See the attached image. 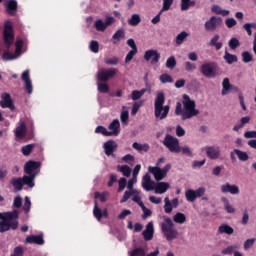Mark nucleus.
I'll return each instance as SVG.
<instances>
[{
  "instance_id": "obj_1",
  "label": "nucleus",
  "mask_w": 256,
  "mask_h": 256,
  "mask_svg": "<svg viewBox=\"0 0 256 256\" xmlns=\"http://www.w3.org/2000/svg\"><path fill=\"white\" fill-rule=\"evenodd\" d=\"M182 104L181 102H177L175 108V115H181L182 121H187V119H193V117H197V115H199V110L195 108V101L191 100V97H189V95H183Z\"/></svg>"
},
{
  "instance_id": "obj_2",
  "label": "nucleus",
  "mask_w": 256,
  "mask_h": 256,
  "mask_svg": "<svg viewBox=\"0 0 256 256\" xmlns=\"http://www.w3.org/2000/svg\"><path fill=\"white\" fill-rule=\"evenodd\" d=\"M0 233L6 231H16L19 227V211L13 210L10 212L0 213Z\"/></svg>"
},
{
  "instance_id": "obj_3",
  "label": "nucleus",
  "mask_w": 256,
  "mask_h": 256,
  "mask_svg": "<svg viewBox=\"0 0 256 256\" xmlns=\"http://www.w3.org/2000/svg\"><path fill=\"white\" fill-rule=\"evenodd\" d=\"M165 94L163 92H158L156 98L154 100V115L156 119L163 121V119H167L169 115V111L171 107L169 105H165Z\"/></svg>"
},
{
  "instance_id": "obj_4",
  "label": "nucleus",
  "mask_w": 256,
  "mask_h": 256,
  "mask_svg": "<svg viewBox=\"0 0 256 256\" xmlns=\"http://www.w3.org/2000/svg\"><path fill=\"white\" fill-rule=\"evenodd\" d=\"M161 231L168 241H173V239L179 237V232L175 229V224L169 217H166L161 224Z\"/></svg>"
},
{
  "instance_id": "obj_5",
  "label": "nucleus",
  "mask_w": 256,
  "mask_h": 256,
  "mask_svg": "<svg viewBox=\"0 0 256 256\" xmlns=\"http://www.w3.org/2000/svg\"><path fill=\"white\" fill-rule=\"evenodd\" d=\"M14 41H15V32H13V24H11V21H7L4 24V30H3V42L6 49H11V45H13Z\"/></svg>"
},
{
  "instance_id": "obj_6",
  "label": "nucleus",
  "mask_w": 256,
  "mask_h": 256,
  "mask_svg": "<svg viewBox=\"0 0 256 256\" xmlns=\"http://www.w3.org/2000/svg\"><path fill=\"white\" fill-rule=\"evenodd\" d=\"M148 171L154 176L155 181H163V179L167 177V173L171 171V164H166L163 168L159 166H149Z\"/></svg>"
},
{
  "instance_id": "obj_7",
  "label": "nucleus",
  "mask_w": 256,
  "mask_h": 256,
  "mask_svg": "<svg viewBox=\"0 0 256 256\" xmlns=\"http://www.w3.org/2000/svg\"><path fill=\"white\" fill-rule=\"evenodd\" d=\"M163 146L170 151V153H181V145L179 144V139L171 136L170 134H166L163 140Z\"/></svg>"
},
{
  "instance_id": "obj_8",
  "label": "nucleus",
  "mask_w": 256,
  "mask_h": 256,
  "mask_svg": "<svg viewBox=\"0 0 256 256\" xmlns=\"http://www.w3.org/2000/svg\"><path fill=\"white\" fill-rule=\"evenodd\" d=\"M200 73L207 79H215L217 77V63L206 62L201 65Z\"/></svg>"
},
{
  "instance_id": "obj_9",
  "label": "nucleus",
  "mask_w": 256,
  "mask_h": 256,
  "mask_svg": "<svg viewBox=\"0 0 256 256\" xmlns=\"http://www.w3.org/2000/svg\"><path fill=\"white\" fill-rule=\"evenodd\" d=\"M117 73H119V70L116 68L100 69L97 73V79L98 81L107 83V81L113 79Z\"/></svg>"
},
{
  "instance_id": "obj_10",
  "label": "nucleus",
  "mask_w": 256,
  "mask_h": 256,
  "mask_svg": "<svg viewBox=\"0 0 256 256\" xmlns=\"http://www.w3.org/2000/svg\"><path fill=\"white\" fill-rule=\"evenodd\" d=\"M39 167H41V162L30 160L24 165V173L37 176L39 174Z\"/></svg>"
},
{
  "instance_id": "obj_11",
  "label": "nucleus",
  "mask_w": 256,
  "mask_h": 256,
  "mask_svg": "<svg viewBox=\"0 0 256 256\" xmlns=\"http://www.w3.org/2000/svg\"><path fill=\"white\" fill-rule=\"evenodd\" d=\"M0 107L2 109H10V111H15V104H13V99H11V94L4 92L1 94Z\"/></svg>"
},
{
  "instance_id": "obj_12",
  "label": "nucleus",
  "mask_w": 256,
  "mask_h": 256,
  "mask_svg": "<svg viewBox=\"0 0 256 256\" xmlns=\"http://www.w3.org/2000/svg\"><path fill=\"white\" fill-rule=\"evenodd\" d=\"M223 23V19L221 17L212 16L208 21L205 22L204 27L206 31H215L218 25Z\"/></svg>"
},
{
  "instance_id": "obj_13",
  "label": "nucleus",
  "mask_w": 256,
  "mask_h": 256,
  "mask_svg": "<svg viewBox=\"0 0 256 256\" xmlns=\"http://www.w3.org/2000/svg\"><path fill=\"white\" fill-rule=\"evenodd\" d=\"M204 151H206V155L209 159L215 160L221 157V148H219V146H207L204 148Z\"/></svg>"
},
{
  "instance_id": "obj_14",
  "label": "nucleus",
  "mask_w": 256,
  "mask_h": 256,
  "mask_svg": "<svg viewBox=\"0 0 256 256\" xmlns=\"http://www.w3.org/2000/svg\"><path fill=\"white\" fill-rule=\"evenodd\" d=\"M24 243L26 245H45V239H43V234L30 235L26 237Z\"/></svg>"
},
{
  "instance_id": "obj_15",
  "label": "nucleus",
  "mask_w": 256,
  "mask_h": 256,
  "mask_svg": "<svg viewBox=\"0 0 256 256\" xmlns=\"http://www.w3.org/2000/svg\"><path fill=\"white\" fill-rule=\"evenodd\" d=\"M145 61H151V64L159 63V59H161V54L157 50H147L144 54Z\"/></svg>"
},
{
  "instance_id": "obj_16",
  "label": "nucleus",
  "mask_w": 256,
  "mask_h": 256,
  "mask_svg": "<svg viewBox=\"0 0 256 256\" xmlns=\"http://www.w3.org/2000/svg\"><path fill=\"white\" fill-rule=\"evenodd\" d=\"M142 187L145 191H153L155 189V181L151 180V175L146 173L142 178Z\"/></svg>"
},
{
  "instance_id": "obj_17",
  "label": "nucleus",
  "mask_w": 256,
  "mask_h": 256,
  "mask_svg": "<svg viewBox=\"0 0 256 256\" xmlns=\"http://www.w3.org/2000/svg\"><path fill=\"white\" fill-rule=\"evenodd\" d=\"M221 193H230V195H239V186L226 183L221 186Z\"/></svg>"
},
{
  "instance_id": "obj_18",
  "label": "nucleus",
  "mask_w": 256,
  "mask_h": 256,
  "mask_svg": "<svg viewBox=\"0 0 256 256\" xmlns=\"http://www.w3.org/2000/svg\"><path fill=\"white\" fill-rule=\"evenodd\" d=\"M117 150V142L114 140H108L106 143H104V152L107 157H111L113 153Z\"/></svg>"
},
{
  "instance_id": "obj_19",
  "label": "nucleus",
  "mask_w": 256,
  "mask_h": 256,
  "mask_svg": "<svg viewBox=\"0 0 256 256\" xmlns=\"http://www.w3.org/2000/svg\"><path fill=\"white\" fill-rule=\"evenodd\" d=\"M14 133L17 139H23L27 135V125L24 121L19 122V125L16 127Z\"/></svg>"
},
{
  "instance_id": "obj_20",
  "label": "nucleus",
  "mask_w": 256,
  "mask_h": 256,
  "mask_svg": "<svg viewBox=\"0 0 256 256\" xmlns=\"http://www.w3.org/2000/svg\"><path fill=\"white\" fill-rule=\"evenodd\" d=\"M18 8L17 0H10L6 3V13L10 15V17H15V15H17Z\"/></svg>"
},
{
  "instance_id": "obj_21",
  "label": "nucleus",
  "mask_w": 256,
  "mask_h": 256,
  "mask_svg": "<svg viewBox=\"0 0 256 256\" xmlns=\"http://www.w3.org/2000/svg\"><path fill=\"white\" fill-rule=\"evenodd\" d=\"M154 233H155V230L153 228V222H149L146 225V229L142 232L144 241H151L153 239Z\"/></svg>"
},
{
  "instance_id": "obj_22",
  "label": "nucleus",
  "mask_w": 256,
  "mask_h": 256,
  "mask_svg": "<svg viewBox=\"0 0 256 256\" xmlns=\"http://www.w3.org/2000/svg\"><path fill=\"white\" fill-rule=\"evenodd\" d=\"M121 123L119 122V120L115 119L113 120L110 125L108 126V129L110 130L109 133H112V135H115V137H117V135H119V133H121Z\"/></svg>"
},
{
  "instance_id": "obj_23",
  "label": "nucleus",
  "mask_w": 256,
  "mask_h": 256,
  "mask_svg": "<svg viewBox=\"0 0 256 256\" xmlns=\"http://www.w3.org/2000/svg\"><path fill=\"white\" fill-rule=\"evenodd\" d=\"M168 189H169V183L167 182H158L154 186V191L158 195H163V193H167Z\"/></svg>"
},
{
  "instance_id": "obj_24",
  "label": "nucleus",
  "mask_w": 256,
  "mask_h": 256,
  "mask_svg": "<svg viewBox=\"0 0 256 256\" xmlns=\"http://www.w3.org/2000/svg\"><path fill=\"white\" fill-rule=\"evenodd\" d=\"M218 233L220 235H233L235 233V229L229 226V224L224 223L218 227Z\"/></svg>"
},
{
  "instance_id": "obj_25",
  "label": "nucleus",
  "mask_w": 256,
  "mask_h": 256,
  "mask_svg": "<svg viewBox=\"0 0 256 256\" xmlns=\"http://www.w3.org/2000/svg\"><path fill=\"white\" fill-rule=\"evenodd\" d=\"M35 174H28V175H24L22 177V182L24 185H27L30 187V189H33V187H35Z\"/></svg>"
},
{
  "instance_id": "obj_26",
  "label": "nucleus",
  "mask_w": 256,
  "mask_h": 256,
  "mask_svg": "<svg viewBox=\"0 0 256 256\" xmlns=\"http://www.w3.org/2000/svg\"><path fill=\"white\" fill-rule=\"evenodd\" d=\"M147 93V88H143L141 90H134L131 93V99L132 101H139L143 95Z\"/></svg>"
},
{
  "instance_id": "obj_27",
  "label": "nucleus",
  "mask_w": 256,
  "mask_h": 256,
  "mask_svg": "<svg viewBox=\"0 0 256 256\" xmlns=\"http://www.w3.org/2000/svg\"><path fill=\"white\" fill-rule=\"evenodd\" d=\"M219 39H220L219 34H215L213 36V38L210 40L211 47H215L216 51L221 50L222 47H223V43L222 42H217V41H219Z\"/></svg>"
},
{
  "instance_id": "obj_28",
  "label": "nucleus",
  "mask_w": 256,
  "mask_h": 256,
  "mask_svg": "<svg viewBox=\"0 0 256 256\" xmlns=\"http://www.w3.org/2000/svg\"><path fill=\"white\" fill-rule=\"evenodd\" d=\"M224 60L226 63H228V65H233V63H237L238 58L237 55L231 54L226 50L224 54Z\"/></svg>"
},
{
  "instance_id": "obj_29",
  "label": "nucleus",
  "mask_w": 256,
  "mask_h": 256,
  "mask_svg": "<svg viewBox=\"0 0 256 256\" xmlns=\"http://www.w3.org/2000/svg\"><path fill=\"white\" fill-rule=\"evenodd\" d=\"M211 10L212 13H215L216 15H222V17H227V15L231 13L229 10H222L219 5H213Z\"/></svg>"
},
{
  "instance_id": "obj_30",
  "label": "nucleus",
  "mask_w": 256,
  "mask_h": 256,
  "mask_svg": "<svg viewBox=\"0 0 256 256\" xmlns=\"http://www.w3.org/2000/svg\"><path fill=\"white\" fill-rule=\"evenodd\" d=\"M112 39H114L113 44L117 45L118 41H121V39H125V30H123V29L117 30L113 34Z\"/></svg>"
},
{
  "instance_id": "obj_31",
  "label": "nucleus",
  "mask_w": 256,
  "mask_h": 256,
  "mask_svg": "<svg viewBox=\"0 0 256 256\" xmlns=\"http://www.w3.org/2000/svg\"><path fill=\"white\" fill-rule=\"evenodd\" d=\"M11 184L16 189V191H23V178H13Z\"/></svg>"
},
{
  "instance_id": "obj_32",
  "label": "nucleus",
  "mask_w": 256,
  "mask_h": 256,
  "mask_svg": "<svg viewBox=\"0 0 256 256\" xmlns=\"http://www.w3.org/2000/svg\"><path fill=\"white\" fill-rule=\"evenodd\" d=\"M173 221H174V223H179L180 225H183V223H185V221H187V216H185V214H183L181 212H177L173 216Z\"/></svg>"
},
{
  "instance_id": "obj_33",
  "label": "nucleus",
  "mask_w": 256,
  "mask_h": 256,
  "mask_svg": "<svg viewBox=\"0 0 256 256\" xmlns=\"http://www.w3.org/2000/svg\"><path fill=\"white\" fill-rule=\"evenodd\" d=\"M188 37L189 33H187L186 31H182L176 36V45H183L185 39H187Z\"/></svg>"
},
{
  "instance_id": "obj_34",
  "label": "nucleus",
  "mask_w": 256,
  "mask_h": 256,
  "mask_svg": "<svg viewBox=\"0 0 256 256\" xmlns=\"http://www.w3.org/2000/svg\"><path fill=\"white\" fill-rule=\"evenodd\" d=\"M139 23H141V17L139 16V14H133L131 16V19L128 20V24L132 27H137Z\"/></svg>"
},
{
  "instance_id": "obj_35",
  "label": "nucleus",
  "mask_w": 256,
  "mask_h": 256,
  "mask_svg": "<svg viewBox=\"0 0 256 256\" xmlns=\"http://www.w3.org/2000/svg\"><path fill=\"white\" fill-rule=\"evenodd\" d=\"M234 153H236L240 161H249V154H247V152L241 151L239 149H234Z\"/></svg>"
},
{
  "instance_id": "obj_36",
  "label": "nucleus",
  "mask_w": 256,
  "mask_h": 256,
  "mask_svg": "<svg viewBox=\"0 0 256 256\" xmlns=\"http://www.w3.org/2000/svg\"><path fill=\"white\" fill-rule=\"evenodd\" d=\"M33 149H35V144H28L26 146H23L21 149L22 155L28 157V155H31V153L33 152Z\"/></svg>"
},
{
  "instance_id": "obj_37",
  "label": "nucleus",
  "mask_w": 256,
  "mask_h": 256,
  "mask_svg": "<svg viewBox=\"0 0 256 256\" xmlns=\"http://www.w3.org/2000/svg\"><path fill=\"white\" fill-rule=\"evenodd\" d=\"M185 197H186L187 201H189V203H193V201H195V199H197L195 190H193V189L186 190Z\"/></svg>"
},
{
  "instance_id": "obj_38",
  "label": "nucleus",
  "mask_w": 256,
  "mask_h": 256,
  "mask_svg": "<svg viewBox=\"0 0 256 256\" xmlns=\"http://www.w3.org/2000/svg\"><path fill=\"white\" fill-rule=\"evenodd\" d=\"M133 149H136V151H149V144H140L138 142H134L132 144Z\"/></svg>"
},
{
  "instance_id": "obj_39",
  "label": "nucleus",
  "mask_w": 256,
  "mask_h": 256,
  "mask_svg": "<svg viewBox=\"0 0 256 256\" xmlns=\"http://www.w3.org/2000/svg\"><path fill=\"white\" fill-rule=\"evenodd\" d=\"M93 215L97 218L98 221H101V219H103V212L101 211V208L97 205V201H95Z\"/></svg>"
},
{
  "instance_id": "obj_40",
  "label": "nucleus",
  "mask_w": 256,
  "mask_h": 256,
  "mask_svg": "<svg viewBox=\"0 0 256 256\" xmlns=\"http://www.w3.org/2000/svg\"><path fill=\"white\" fill-rule=\"evenodd\" d=\"M118 171H120L124 177H131V169L127 165L118 166Z\"/></svg>"
},
{
  "instance_id": "obj_41",
  "label": "nucleus",
  "mask_w": 256,
  "mask_h": 256,
  "mask_svg": "<svg viewBox=\"0 0 256 256\" xmlns=\"http://www.w3.org/2000/svg\"><path fill=\"white\" fill-rule=\"evenodd\" d=\"M228 47L234 51L237 47H241V42L237 38H231L228 42Z\"/></svg>"
},
{
  "instance_id": "obj_42",
  "label": "nucleus",
  "mask_w": 256,
  "mask_h": 256,
  "mask_svg": "<svg viewBox=\"0 0 256 256\" xmlns=\"http://www.w3.org/2000/svg\"><path fill=\"white\" fill-rule=\"evenodd\" d=\"M129 256H146V252L144 248H134L129 252Z\"/></svg>"
},
{
  "instance_id": "obj_43",
  "label": "nucleus",
  "mask_w": 256,
  "mask_h": 256,
  "mask_svg": "<svg viewBox=\"0 0 256 256\" xmlns=\"http://www.w3.org/2000/svg\"><path fill=\"white\" fill-rule=\"evenodd\" d=\"M166 67L167 69H173L174 67H177V60L175 59V56H170L167 59Z\"/></svg>"
},
{
  "instance_id": "obj_44",
  "label": "nucleus",
  "mask_w": 256,
  "mask_h": 256,
  "mask_svg": "<svg viewBox=\"0 0 256 256\" xmlns=\"http://www.w3.org/2000/svg\"><path fill=\"white\" fill-rule=\"evenodd\" d=\"M95 133H101V135H104V137H111L112 134L111 132L107 131V128H105L104 126H98L95 129Z\"/></svg>"
},
{
  "instance_id": "obj_45",
  "label": "nucleus",
  "mask_w": 256,
  "mask_h": 256,
  "mask_svg": "<svg viewBox=\"0 0 256 256\" xmlns=\"http://www.w3.org/2000/svg\"><path fill=\"white\" fill-rule=\"evenodd\" d=\"M222 95H227V91L231 89V83L229 82V78H225L222 82Z\"/></svg>"
},
{
  "instance_id": "obj_46",
  "label": "nucleus",
  "mask_w": 256,
  "mask_h": 256,
  "mask_svg": "<svg viewBox=\"0 0 256 256\" xmlns=\"http://www.w3.org/2000/svg\"><path fill=\"white\" fill-rule=\"evenodd\" d=\"M94 27H95L96 31H105V29H107V25L101 19H99L95 22Z\"/></svg>"
},
{
  "instance_id": "obj_47",
  "label": "nucleus",
  "mask_w": 256,
  "mask_h": 256,
  "mask_svg": "<svg viewBox=\"0 0 256 256\" xmlns=\"http://www.w3.org/2000/svg\"><path fill=\"white\" fill-rule=\"evenodd\" d=\"M15 59H17V56L9 51H6L2 54L3 61H13Z\"/></svg>"
},
{
  "instance_id": "obj_48",
  "label": "nucleus",
  "mask_w": 256,
  "mask_h": 256,
  "mask_svg": "<svg viewBox=\"0 0 256 256\" xmlns=\"http://www.w3.org/2000/svg\"><path fill=\"white\" fill-rule=\"evenodd\" d=\"M142 105H143V101L134 102V104L132 106V110H131V115H137V113L139 112V109H141Z\"/></svg>"
},
{
  "instance_id": "obj_49",
  "label": "nucleus",
  "mask_w": 256,
  "mask_h": 256,
  "mask_svg": "<svg viewBox=\"0 0 256 256\" xmlns=\"http://www.w3.org/2000/svg\"><path fill=\"white\" fill-rule=\"evenodd\" d=\"M136 191L132 190V191H125L122 199L120 200V203H127V201H129V199H131V195H135Z\"/></svg>"
},
{
  "instance_id": "obj_50",
  "label": "nucleus",
  "mask_w": 256,
  "mask_h": 256,
  "mask_svg": "<svg viewBox=\"0 0 256 256\" xmlns=\"http://www.w3.org/2000/svg\"><path fill=\"white\" fill-rule=\"evenodd\" d=\"M242 61L243 63H251V61H253V55L248 51L242 52Z\"/></svg>"
},
{
  "instance_id": "obj_51",
  "label": "nucleus",
  "mask_w": 256,
  "mask_h": 256,
  "mask_svg": "<svg viewBox=\"0 0 256 256\" xmlns=\"http://www.w3.org/2000/svg\"><path fill=\"white\" fill-rule=\"evenodd\" d=\"M164 211L165 213H171L173 211V205H171V201L169 200V197H166L164 199Z\"/></svg>"
},
{
  "instance_id": "obj_52",
  "label": "nucleus",
  "mask_w": 256,
  "mask_h": 256,
  "mask_svg": "<svg viewBox=\"0 0 256 256\" xmlns=\"http://www.w3.org/2000/svg\"><path fill=\"white\" fill-rule=\"evenodd\" d=\"M160 82L165 84V83H173V77H171V75L169 74H162L159 77Z\"/></svg>"
},
{
  "instance_id": "obj_53",
  "label": "nucleus",
  "mask_w": 256,
  "mask_h": 256,
  "mask_svg": "<svg viewBox=\"0 0 256 256\" xmlns=\"http://www.w3.org/2000/svg\"><path fill=\"white\" fill-rule=\"evenodd\" d=\"M237 251V246L231 245L228 246L226 249L222 250V255H233Z\"/></svg>"
},
{
  "instance_id": "obj_54",
  "label": "nucleus",
  "mask_w": 256,
  "mask_h": 256,
  "mask_svg": "<svg viewBox=\"0 0 256 256\" xmlns=\"http://www.w3.org/2000/svg\"><path fill=\"white\" fill-rule=\"evenodd\" d=\"M222 201L224 203V207H225L227 213H235V208H233V206H231V204H229V200H227V198H222Z\"/></svg>"
},
{
  "instance_id": "obj_55",
  "label": "nucleus",
  "mask_w": 256,
  "mask_h": 256,
  "mask_svg": "<svg viewBox=\"0 0 256 256\" xmlns=\"http://www.w3.org/2000/svg\"><path fill=\"white\" fill-rule=\"evenodd\" d=\"M23 255H25V249H23V246H17L14 248V252L10 256H23Z\"/></svg>"
},
{
  "instance_id": "obj_56",
  "label": "nucleus",
  "mask_w": 256,
  "mask_h": 256,
  "mask_svg": "<svg viewBox=\"0 0 256 256\" xmlns=\"http://www.w3.org/2000/svg\"><path fill=\"white\" fill-rule=\"evenodd\" d=\"M104 63L106 65H118L119 64V58L117 56H114L112 58H106L104 60Z\"/></svg>"
},
{
  "instance_id": "obj_57",
  "label": "nucleus",
  "mask_w": 256,
  "mask_h": 256,
  "mask_svg": "<svg viewBox=\"0 0 256 256\" xmlns=\"http://www.w3.org/2000/svg\"><path fill=\"white\" fill-rule=\"evenodd\" d=\"M175 0H163V7L161 9V13H163V11H169V9H171V5H173V2Z\"/></svg>"
},
{
  "instance_id": "obj_58",
  "label": "nucleus",
  "mask_w": 256,
  "mask_h": 256,
  "mask_svg": "<svg viewBox=\"0 0 256 256\" xmlns=\"http://www.w3.org/2000/svg\"><path fill=\"white\" fill-rule=\"evenodd\" d=\"M118 185V193H121V191H123L125 187H127V179L124 177L120 178V180L118 181Z\"/></svg>"
},
{
  "instance_id": "obj_59",
  "label": "nucleus",
  "mask_w": 256,
  "mask_h": 256,
  "mask_svg": "<svg viewBox=\"0 0 256 256\" xmlns=\"http://www.w3.org/2000/svg\"><path fill=\"white\" fill-rule=\"evenodd\" d=\"M90 51H92V53H99V42L92 40L90 42Z\"/></svg>"
},
{
  "instance_id": "obj_60",
  "label": "nucleus",
  "mask_w": 256,
  "mask_h": 256,
  "mask_svg": "<svg viewBox=\"0 0 256 256\" xmlns=\"http://www.w3.org/2000/svg\"><path fill=\"white\" fill-rule=\"evenodd\" d=\"M185 71H188V73H190V71H195V69H197V65L193 62H185Z\"/></svg>"
},
{
  "instance_id": "obj_61",
  "label": "nucleus",
  "mask_w": 256,
  "mask_h": 256,
  "mask_svg": "<svg viewBox=\"0 0 256 256\" xmlns=\"http://www.w3.org/2000/svg\"><path fill=\"white\" fill-rule=\"evenodd\" d=\"M225 25L228 29H233V27L237 25V20H235V18H228L225 20Z\"/></svg>"
},
{
  "instance_id": "obj_62",
  "label": "nucleus",
  "mask_w": 256,
  "mask_h": 256,
  "mask_svg": "<svg viewBox=\"0 0 256 256\" xmlns=\"http://www.w3.org/2000/svg\"><path fill=\"white\" fill-rule=\"evenodd\" d=\"M24 201L25 202H24L23 209L25 213H29V211H31V200L29 199V196H26Z\"/></svg>"
},
{
  "instance_id": "obj_63",
  "label": "nucleus",
  "mask_w": 256,
  "mask_h": 256,
  "mask_svg": "<svg viewBox=\"0 0 256 256\" xmlns=\"http://www.w3.org/2000/svg\"><path fill=\"white\" fill-rule=\"evenodd\" d=\"M137 55V50H130L125 58V63H129L130 61H133V57Z\"/></svg>"
},
{
  "instance_id": "obj_64",
  "label": "nucleus",
  "mask_w": 256,
  "mask_h": 256,
  "mask_svg": "<svg viewBox=\"0 0 256 256\" xmlns=\"http://www.w3.org/2000/svg\"><path fill=\"white\" fill-rule=\"evenodd\" d=\"M99 93H107L109 91V85L105 83H98Z\"/></svg>"
}]
</instances>
